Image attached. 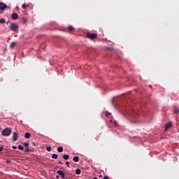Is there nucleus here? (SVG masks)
<instances>
[{"mask_svg":"<svg viewBox=\"0 0 179 179\" xmlns=\"http://www.w3.org/2000/svg\"><path fill=\"white\" fill-rule=\"evenodd\" d=\"M173 113H179L178 108H174Z\"/></svg>","mask_w":179,"mask_h":179,"instance_id":"4be33fe9","label":"nucleus"},{"mask_svg":"<svg viewBox=\"0 0 179 179\" xmlns=\"http://www.w3.org/2000/svg\"><path fill=\"white\" fill-rule=\"evenodd\" d=\"M66 179H67V178H66Z\"/></svg>","mask_w":179,"mask_h":179,"instance_id":"4c0bfd02","label":"nucleus"},{"mask_svg":"<svg viewBox=\"0 0 179 179\" xmlns=\"http://www.w3.org/2000/svg\"><path fill=\"white\" fill-rule=\"evenodd\" d=\"M8 27L10 30H11V31H16V30L19 29V26L17 25V24L15 23H11Z\"/></svg>","mask_w":179,"mask_h":179,"instance_id":"7ed1b4c3","label":"nucleus"},{"mask_svg":"<svg viewBox=\"0 0 179 179\" xmlns=\"http://www.w3.org/2000/svg\"><path fill=\"white\" fill-rule=\"evenodd\" d=\"M18 149L19 150H24V148H23V147L21 145H18Z\"/></svg>","mask_w":179,"mask_h":179,"instance_id":"aec40b11","label":"nucleus"},{"mask_svg":"<svg viewBox=\"0 0 179 179\" xmlns=\"http://www.w3.org/2000/svg\"><path fill=\"white\" fill-rule=\"evenodd\" d=\"M46 150H47L48 152H51V147H47V148H46Z\"/></svg>","mask_w":179,"mask_h":179,"instance_id":"393cba45","label":"nucleus"},{"mask_svg":"<svg viewBox=\"0 0 179 179\" xmlns=\"http://www.w3.org/2000/svg\"><path fill=\"white\" fill-rule=\"evenodd\" d=\"M112 104L117 110H120V111H127V108H128V106L127 105V101L121 102L120 100H118V98H113L112 101Z\"/></svg>","mask_w":179,"mask_h":179,"instance_id":"f257e3e1","label":"nucleus"},{"mask_svg":"<svg viewBox=\"0 0 179 179\" xmlns=\"http://www.w3.org/2000/svg\"><path fill=\"white\" fill-rule=\"evenodd\" d=\"M33 146H36V143H32Z\"/></svg>","mask_w":179,"mask_h":179,"instance_id":"473e14b6","label":"nucleus"},{"mask_svg":"<svg viewBox=\"0 0 179 179\" xmlns=\"http://www.w3.org/2000/svg\"><path fill=\"white\" fill-rule=\"evenodd\" d=\"M73 162H79V157L78 156L73 157Z\"/></svg>","mask_w":179,"mask_h":179,"instance_id":"f8f14e48","label":"nucleus"},{"mask_svg":"<svg viewBox=\"0 0 179 179\" xmlns=\"http://www.w3.org/2000/svg\"><path fill=\"white\" fill-rule=\"evenodd\" d=\"M58 164H63V163H62V161H58Z\"/></svg>","mask_w":179,"mask_h":179,"instance_id":"c756f323","label":"nucleus"},{"mask_svg":"<svg viewBox=\"0 0 179 179\" xmlns=\"http://www.w3.org/2000/svg\"><path fill=\"white\" fill-rule=\"evenodd\" d=\"M52 159H58V155L57 154H53L52 155Z\"/></svg>","mask_w":179,"mask_h":179,"instance_id":"f3484780","label":"nucleus"},{"mask_svg":"<svg viewBox=\"0 0 179 179\" xmlns=\"http://www.w3.org/2000/svg\"><path fill=\"white\" fill-rule=\"evenodd\" d=\"M93 179H97V178H94Z\"/></svg>","mask_w":179,"mask_h":179,"instance_id":"c9c22d12","label":"nucleus"},{"mask_svg":"<svg viewBox=\"0 0 179 179\" xmlns=\"http://www.w3.org/2000/svg\"><path fill=\"white\" fill-rule=\"evenodd\" d=\"M12 148H13V149H17V147H16L15 145H13Z\"/></svg>","mask_w":179,"mask_h":179,"instance_id":"7c9ffc66","label":"nucleus"},{"mask_svg":"<svg viewBox=\"0 0 179 179\" xmlns=\"http://www.w3.org/2000/svg\"><path fill=\"white\" fill-rule=\"evenodd\" d=\"M109 115H111V113H106V117H109Z\"/></svg>","mask_w":179,"mask_h":179,"instance_id":"a878e982","label":"nucleus"},{"mask_svg":"<svg viewBox=\"0 0 179 179\" xmlns=\"http://www.w3.org/2000/svg\"><path fill=\"white\" fill-rule=\"evenodd\" d=\"M22 23H26L27 22V20L26 18H22Z\"/></svg>","mask_w":179,"mask_h":179,"instance_id":"5701e85b","label":"nucleus"},{"mask_svg":"<svg viewBox=\"0 0 179 179\" xmlns=\"http://www.w3.org/2000/svg\"><path fill=\"white\" fill-rule=\"evenodd\" d=\"M6 163H10V161L6 160Z\"/></svg>","mask_w":179,"mask_h":179,"instance_id":"2f4dec72","label":"nucleus"},{"mask_svg":"<svg viewBox=\"0 0 179 179\" xmlns=\"http://www.w3.org/2000/svg\"><path fill=\"white\" fill-rule=\"evenodd\" d=\"M66 164L67 166V167H71V166L69 165V162H66Z\"/></svg>","mask_w":179,"mask_h":179,"instance_id":"bb28decb","label":"nucleus"},{"mask_svg":"<svg viewBox=\"0 0 179 179\" xmlns=\"http://www.w3.org/2000/svg\"><path fill=\"white\" fill-rule=\"evenodd\" d=\"M57 152H59V153H62L64 152V148L63 147L57 148Z\"/></svg>","mask_w":179,"mask_h":179,"instance_id":"9d476101","label":"nucleus"},{"mask_svg":"<svg viewBox=\"0 0 179 179\" xmlns=\"http://www.w3.org/2000/svg\"><path fill=\"white\" fill-rule=\"evenodd\" d=\"M16 9L18 10V9H19V7H16Z\"/></svg>","mask_w":179,"mask_h":179,"instance_id":"f704fd0d","label":"nucleus"},{"mask_svg":"<svg viewBox=\"0 0 179 179\" xmlns=\"http://www.w3.org/2000/svg\"><path fill=\"white\" fill-rule=\"evenodd\" d=\"M24 138H26V139H29L30 138V133L27 132L24 134Z\"/></svg>","mask_w":179,"mask_h":179,"instance_id":"4468645a","label":"nucleus"},{"mask_svg":"<svg viewBox=\"0 0 179 179\" xmlns=\"http://www.w3.org/2000/svg\"><path fill=\"white\" fill-rule=\"evenodd\" d=\"M18 17L19 15H17V13H13L11 14V19H13V20H16Z\"/></svg>","mask_w":179,"mask_h":179,"instance_id":"6e6552de","label":"nucleus"},{"mask_svg":"<svg viewBox=\"0 0 179 179\" xmlns=\"http://www.w3.org/2000/svg\"><path fill=\"white\" fill-rule=\"evenodd\" d=\"M7 8L9 9V6H8L4 3H0V10H2V12H3V10H5Z\"/></svg>","mask_w":179,"mask_h":179,"instance_id":"423d86ee","label":"nucleus"},{"mask_svg":"<svg viewBox=\"0 0 179 179\" xmlns=\"http://www.w3.org/2000/svg\"><path fill=\"white\" fill-rule=\"evenodd\" d=\"M103 179H110V178H109L108 176H105L103 177Z\"/></svg>","mask_w":179,"mask_h":179,"instance_id":"cd10ccee","label":"nucleus"},{"mask_svg":"<svg viewBox=\"0 0 179 179\" xmlns=\"http://www.w3.org/2000/svg\"><path fill=\"white\" fill-rule=\"evenodd\" d=\"M24 152H25V153H27V152H30V150L29 149V147H27L25 148Z\"/></svg>","mask_w":179,"mask_h":179,"instance_id":"412c9836","label":"nucleus"},{"mask_svg":"<svg viewBox=\"0 0 179 179\" xmlns=\"http://www.w3.org/2000/svg\"><path fill=\"white\" fill-rule=\"evenodd\" d=\"M173 127V122L170 121L168 123L165 124V129L164 131L167 132L168 130L170 129V128Z\"/></svg>","mask_w":179,"mask_h":179,"instance_id":"39448f33","label":"nucleus"},{"mask_svg":"<svg viewBox=\"0 0 179 179\" xmlns=\"http://www.w3.org/2000/svg\"><path fill=\"white\" fill-rule=\"evenodd\" d=\"M5 22H6V20L4 18L0 19V23L3 24V23H5Z\"/></svg>","mask_w":179,"mask_h":179,"instance_id":"6ab92c4d","label":"nucleus"},{"mask_svg":"<svg viewBox=\"0 0 179 179\" xmlns=\"http://www.w3.org/2000/svg\"><path fill=\"white\" fill-rule=\"evenodd\" d=\"M86 37L87 38H90V40H94V38H97V34L88 32L86 34Z\"/></svg>","mask_w":179,"mask_h":179,"instance_id":"20e7f679","label":"nucleus"},{"mask_svg":"<svg viewBox=\"0 0 179 179\" xmlns=\"http://www.w3.org/2000/svg\"><path fill=\"white\" fill-rule=\"evenodd\" d=\"M13 140L14 142L17 141V132H13Z\"/></svg>","mask_w":179,"mask_h":179,"instance_id":"1a4fd4ad","label":"nucleus"},{"mask_svg":"<svg viewBox=\"0 0 179 179\" xmlns=\"http://www.w3.org/2000/svg\"><path fill=\"white\" fill-rule=\"evenodd\" d=\"M63 159H64V160H68L69 159V155H62Z\"/></svg>","mask_w":179,"mask_h":179,"instance_id":"9b49d317","label":"nucleus"},{"mask_svg":"<svg viewBox=\"0 0 179 179\" xmlns=\"http://www.w3.org/2000/svg\"><path fill=\"white\" fill-rule=\"evenodd\" d=\"M1 134L3 136H9L12 134V130L10 128H6L2 131Z\"/></svg>","mask_w":179,"mask_h":179,"instance_id":"f03ea898","label":"nucleus"},{"mask_svg":"<svg viewBox=\"0 0 179 179\" xmlns=\"http://www.w3.org/2000/svg\"><path fill=\"white\" fill-rule=\"evenodd\" d=\"M68 29L69 31H73L75 30V28L71 25L68 27Z\"/></svg>","mask_w":179,"mask_h":179,"instance_id":"2eb2a0df","label":"nucleus"},{"mask_svg":"<svg viewBox=\"0 0 179 179\" xmlns=\"http://www.w3.org/2000/svg\"><path fill=\"white\" fill-rule=\"evenodd\" d=\"M15 46H16V43L15 42H13L10 44V48H15Z\"/></svg>","mask_w":179,"mask_h":179,"instance_id":"ddd939ff","label":"nucleus"},{"mask_svg":"<svg viewBox=\"0 0 179 179\" xmlns=\"http://www.w3.org/2000/svg\"><path fill=\"white\" fill-rule=\"evenodd\" d=\"M0 13H2V12H0Z\"/></svg>","mask_w":179,"mask_h":179,"instance_id":"e433bc0d","label":"nucleus"},{"mask_svg":"<svg viewBox=\"0 0 179 179\" xmlns=\"http://www.w3.org/2000/svg\"><path fill=\"white\" fill-rule=\"evenodd\" d=\"M57 174L61 176L62 178H65V173L61 170H58L57 171Z\"/></svg>","mask_w":179,"mask_h":179,"instance_id":"0eeeda50","label":"nucleus"},{"mask_svg":"<svg viewBox=\"0 0 179 179\" xmlns=\"http://www.w3.org/2000/svg\"><path fill=\"white\" fill-rule=\"evenodd\" d=\"M3 150V147H0V152H2Z\"/></svg>","mask_w":179,"mask_h":179,"instance_id":"c85d7f7f","label":"nucleus"},{"mask_svg":"<svg viewBox=\"0 0 179 179\" xmlns=\"http://www.w3.org/2000/svg\"><path fill=\"white\" fill-rule=\"evenodd\" d=\"M29 5L26 4V3H23L22 6V9H26Z\"/></svg>","mask_w":179,"mask_h":179,"instance_id":"dca6fc26","label":"nucleus"},{"mask_svg":"<svg viewBox=\"0 0 179 179\" xmlns=\"http://www.w3.org/2000/svg\"><path fill=\"white\" fill-rule=\"evenodd\" d=\"M24 148H29V143H24Z\"/></svg>","mask_w":179,"mask_h":179,"instance_id":"b1692460","label":"nucleus"},{"mask_svg":"<svg viewBox=\"0 0 179 179\" xmlns=\"http://www.w3.org/2000/svg\"><path fill=\"white\" fill-rule=\"evenodd\" d=\"M56 178L58 179V178H59V175H57V176H56Z\"/></svg>","mask_w":179,"mask_h":179,"instance_id":"72a5a7b5","label":"nucleus"},{"mask_svg":"<svg viewBox=\"0 0 179 179\" xmlns=\"http://www.w3.org/2000/svg\"><path fill=\"white\" fill-rule=\"evenodd\" d=\"M80 173H81L80 169H77L76 170V174L79 175V174H80Z\"/></svg>","mask_w":179,"mask_h":179,"instance_id":"a211bd4d","label":"nucleus"}]
</instances>
